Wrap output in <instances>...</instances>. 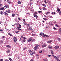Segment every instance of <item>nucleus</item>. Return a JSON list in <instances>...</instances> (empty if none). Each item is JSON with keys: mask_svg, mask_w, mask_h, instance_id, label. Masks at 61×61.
Instances as JSON below:
<instances>
[{"mask_svg": "<svg viewBox=\"0 0 61 61\" xmlns=\"http://www.w3.org/2000/svg\"><path fill=\"white\" fill-rule=\"evenodd\" d=\"M21 38H23L24 39H22V41H21L22 43H24L26 41V39L27 38H25L23 36H21Z\"/></svg>", "mask_w": 61, "mask_h": 61, "instance_id": "obj_1", "label": "nucleus"}, {"mask_svg": "<svg viewBox=\"0 0 61 61\" xmlns=\"http://www.w3.org/2000/svg\"><path fill=\"white\" fill-rule=\"evenodd\" d=\"M38 46H39V45H36L35 46L34 48V49H35V50H36L37 49H38Z\"/></svg>", "mask_w": 61, "mask_h": 61, "instance_id": "obj_2", "label": "nucleus"}, {"mask_svg": "<svg viewBox=\"0 0 61 61\" xmlns=\"http://www.w3.org/2000/svg\"><path fill=\"white\" fill-rule=\"evenodd\" d=\"M51 53L52 54V56H53L54 58H55V57H56V56H54V53L53 52V50H51Z\"/></svg>", "mask_w": 61, "mask_h": 61, "instance_id": "obj_3", "label": "nucleus"}, {"mask_svg": "<svg viewBox=\"0 0 61 61\" xmlns=\"http://www.w3.org/2000/svg\"><path fill=\"white\" fill-rule=\"evenodd\" d=\"M13 40H14V42L15 43H16L17 41V39H16V38L15 37H14L13 38Z\"/></svg>", "mask_w": 61, "mask_h": 61, "instance_id": "obj_4", "label": "nucleus"}, {"mask_svg": "<svg viewBox=\"0 0 61 61\" xmlns=\"http://www.w3.org/2000/svg\"><path fill=\"white\" fill-rule=\"evenodd\" d=\"M4 7L5 8L6 7V8H9V6L6 5H5V6H4Z\"/></svg>", "mask_w": 61, "mask_h": 61, "instance_id": "obj_5", "label": "nucleus"}, {"mask_svg": "<svg viewBox=\"0 0 61 61\" xmlns=\"http://www.w3.org/2000/svg\"><path fill=\"white\" fill-rule=\"evenodd\" d=\"M53 42V40H51V41H47V42H48V43H51L52 42Z\"/></svg>", "mask_w": 61, "mask_h": 61, "instance_id": "obj_6", "label": "nucleus"}, {"mask_svg": "<svg viewBox=\"0 0 61 61\" xmlns=\"http://www.w3.org/2000/svg\"><path fill=\"white\" fill-rule=\"evenodd\" d=\"M54 58L55 59H56V60H57V61H60V60H59V59H58V58L56 57H55Z\"/></svg>", "mask_w": 61, "mask_h": 61, "instance_id": "obj_7", "label": "nucleus"}, {"mask_svg": "<svg viewBox=\"0 0 61 61\" xmlns=\"http://www.w3.org/2000/svg\"><path fill=\"white\" fill-rule=\"evenodd\" d=\"M6 12L8 13H10L11 11H10V10L8 9L7 11H6Z\"/></svg>", "mask_w": 61, "mask_h": 61, "instance_id": "obj_8", "label": "nucleus"}, {"mask_svg": "<svg viewBox=\"0 0 61 61\" xmlns=\"http://www.w3.org/2000/svg\"><path fill=\"white\" fill-rule=\"evenodd\" d=\"M43 37H45V36L46 37H49V36L47 35H44L43 36Z\"/></svg>", "mask_w": 61, "mask_h": 61, "instance_id": "obj_9", "label": "nucleus"}, {"mask_svg": "<svg viewBox=\"0 0 61 61\" xmlns=\"http://www.w3.org/2000/svg\"><path fill=\"white\" fill-rule=\"evenodd\" d=\"M32 38H29L28 40H27V42H30V41H31V40H32Z\"/></svg>", "mask_w": 61, "mask_h": 61, "instance_id": "obj_10", "label": "nucleus"}, {"mask_svg": "<svg viewBox=\"0 0 61 61\" xmlns=\"http://www.w3.org/2000/svg\"><path fill=\"white\" fill-rule=\"evenodd\" d=\"M6 52L8 54H9L11 52V51L10 50H8L6 51Z\"/></svg>", "mask_w": 61, "mask_h": 61, "instance_id": "obj_11", "label": "nucleus"}, {"mask_svg": "<svg viewBox=\"0 0 61 61\" xmlns=\"http://www.w3.org/2000/svg\"><path fill=\"white\" fill-rule=\"evenodd\" d=\"M48 48H49L50 49H52V47L49 46H48Z\"/></svg>", "mask_w": 61, "mask_h": 61, "instance_id": "obj_12", "label": "nucleus"}, {"mask_svg": "<svg viewBox=\"0 0 61 61\" xmlns=\"http://www.w3.org/2000/svg\"><path fill=\"white\" fill-rule=\"evenodd\" d=\"M54 48L55 49H58V48H59V46H56Z\"/></svg>", "mask_w": 61, "mask_h": 61, "instance_id": "obj_13", "label": "nucleus"}, {"mask_svg": "<svg viewBox=\"0 0 61 61\" xmlns=\"http://www.w3.org/2000/svg\"><path fill=\"white\" fill-rule=\"evenodd\" d=\"M6 47H8L9 48H10V47H11V46H10L9 45H6Z\"/></svg>", "mask_w": 61, "mask_h": 61, "instance_id": "obj_14", "label": "nucleus"}, {"mask_svg": "<svg viewBox=\"0 0 61 61\" xmlns=\"http://www.w3.org/2000/svg\"><path fill=\"white\" fill-rule=\"evenodd\" d=\"M59 34L61 33V29L60 28L59 30Z\"/></svg>", "mask_w": 61, "mask_h": 61, "instance_id": "obj_15", "label": "nucleus"}, {"mask_svg": "<svg viewBox=\"0 0 61 61\" xmlns=\"http://www.w3.org/2000/svg\"><path fill=\"white\" fill-rule=\"evenodd\" d=\"M44 35V33H40V36H43Z\"/></svg>", "mask_w": 61, "mask_h": 61, "instance_id": "obj_16", "label": "nucleus"}, {"mask_svg": "<svg viewBox=\"0 0 61 61\" xmlns=\"http://www.w3.org/2000/svg\"><path fill=\"white\" fill-rule=\"evenodd\" d=\"M42 9L44 10H47V9H46V8L45 7H43L42 8Z\"/></svg>", "mask_w": 61, "mask_h": 61, "instance_id": "obj_17", "label": "nucleus"}, {"mask_svg": "<svg viewBox=\"0 0 61 61\" xmlns=\"http://www.w3.org/2000/svg\"><path fill=\"white\" fill-rule=\"evenodd\" d=\"M35 54V52H32V51L31 52V53H30V55H34Z\"/></svg>", "mask_w": 61, "mask_h": 61, "instance_id": "obj_18", "label": "nucleus"}, {"mask_svg": "<svg viewBox=\"0 0 61 61\" xmlns=\"http://www.w3.org/2000/svg\"><path fill=\"white\" fill-rule=\"evenodd\" d=\"M8 35H9V36H13V35L12 34H10L9 33H8Z\"/></svg>", "mask_w": 61, "mask_h": 61, "instance_id": "obj_19", "label": "nucleus"}, {"mask_svg": "<svg viewBox=\"0 0 61 61\" xmlns=\"http://www.w3.org/2000/svg\"><path fill=\"white\" fill-rule=\"evenodd\" d=\"M28 30H32V28L30 27L28 28Z\"/></svg>", "mask_w": 61, "mask_h": 61, "instance_id": "obj_20", "label": "nucleus"}, {"mask_svg": "<svg viewBox=\"0 0 61 61\" xmlns=\"http://www.w3.org/2000/svg\"><path fill=\"white\" fill-rule=\"evenodd\" d=\"M23 23L24 25H27V23H26L25 22H23Z\"/></svg>", "mask_w": 61, "mask_h": 61, "instance_id": "obj_21", "label": "nucleus"}, {"mask_svg": "<svg viewBox=\"0 0 61 61\" xmlns=\"http://www.w3.org/2000/svg\"><path fill=\"white\" fill-rule=\"evenodd\" d=\"M4 15H8V14L6 12H4Z\"/></svg>", "mask_w": 61, "mask_h": 61, "instance_id": "obj_22", "label": "nucleus"}, {"mask_svg": "<svg viewBox=\"0 0 61 61\" xmlns=\"http://www.w3.org/2000/svg\"><path fill=\"white\" fill-rule=\"evenodd\" d=\"M7 3H8L9 4H10V3H12V2L10 1H9V0L8 1H7Z\"/></svg>", "mask_w": 61, "mask_h": 61, "instance_id": "obj_23", "label": "nucleus"}, {"mask_svg": "<svg viewBox=\"0 0 61 61\" xmlns=\"http://www.w3.org/2000/svg\"><path fill=\"white\" fill-rule=\"evenodd\" d=\"M42 47H46V45L45 44H44L42 45Z\"/></svg>", "mask_w": 61, "mask_h": 61, "instance_id": "obj_24", "label": "nucleus"}, {"mask_svg": "<svg viewBox=\"0 0 61 61\" xmlns=\"http://www.w3.org/2000/svg\"><path fill=\"white\" fill-rule=\"evenodd\" d=\"M57 10L58 12H60V9L59 8H57Z\"/></svg>", "mask_w": 61, "mask_h": 61, "instance_id": "obj_25", "label": "nucleus"}, {"mask_svg": "<svg viewBox=\"0 0 61 61\" xmlns=\"http://www.w3.org/2000/svg\"><path fill=\"white\" fill-rule=\"evenodd\" d=\"M9 60H10V61H13V60L10 58H9Z\"/></svg>", "mask_w": 61, "mask_h": 61, "instance_id": "obj_26", "label": "nucleus"}, {"mask_svg": "<svg viewBox=\"0 0 61 61\" xmlns=\"http://www.w3.org/2000/svg\"><path fill=\"white\" fill-rule=\"evenodd\" d=\"M0 14L1 15H3V11H0Z\"/></svg>", "mask_w": 61, "mask_h": 61, "instance_id": "obj_27", "label": "nucleus"}, {"mask_svg": "<svg viewBox=\"0 0 61 61\" xmlns=\"http://www.w3.org/2000/svg\"><path fill=\"white\" fill-rule=\"evenodd\" d=\"M34 16L35 17H36V18H37L38 17V16L37 15H34Z\"/></svg>", "mask_w": 61, "mask_h": 61, "instance_id": "obj_28", "label": "nucleus"}, {"mask_svg": "<svg viewBox=\"0 0 61 61\" xmlns=\"http://www.w3.org/2000/svg\"><path fill=\"white\" fill-rule=\"evenodd\" d=\"M4 7L0 9V10H4Z\"/></svg>", "mask_w": 61, "mask_h": 61, "instance_id": "obj_29", "label": "nucleus"}, {"mask_svg": "<svg viewBox=\"0 0 61 61\" xmlns=\"http://www.w3.org/2000/svg\"><path fill=\"white\" fill-rule=\"evenodd\" d=\"M42 5H43V6H44V7H46V5L44 4H42Z\"/></svg>", "mask_w": 61, "mask_h": 61, "instance_id": "obj_30", "label": "nucleus"}, {"mask_svg": "<svg viewBox=\"0 0 61 61\" xmlns=\"http://www.w3.org/2000/svg\"><path fill=\"white\" fill-rule=\"evenodd\" d=\"M12 17H14V16H15V14L13 13L12 14Z\"/></svg>", "mask_w": 61, "mask_h": 61, "instance_id": "obj_31", "label": "nucleus"}, {"mask_svg": "<svg viewBox=\"0 0 61 61\" xmlns=\"http://www.w3.org/2000/svg\"><path fill=\"white\" fill-rule=\"evenodd\" d=\"M43 19L45 21H46V20H47V19H46V18H43Z\"/></svg>", "mask_w": 61, "mask_h": 61, "instance_id": "obj_32", "label": "nucleus"}, {"mask_svg": "<svg viewBox=\"0 0 61 61\" xmlns=\"http://www.w3.org/2000/svg\"><path fill=\"white\" fill-rule=\"evenodd\" d=\"M44 1L45 3L46 4H47V2H46V0H45Z\"/></svg>", "mask_w": 61, "mask_h": 61, "instance_id": "obj_33", "label": "nucleus"}, {"mask_svg": "<svg viewBox=\"0 0 61 61\" xmlns=\"http://www.w3.org/2000/svg\"><path fill=\"white\" fill-rule=\"evenodd\" d=\"M55 26H57V27H60V26H58V25H57V24L55 25Z\"/></svg>", "mask_w": 61, "mask_h": 61, "instance_id": "obj_34", "label": "nucleus"}, {"mask_svg": "<svg viewBox=\"0 0 61 61\" xmlns=\"http://www.w3.org/2000/svg\"><path fill=\"white\" fill-rule=\"evenodd\" d=\"M38 12L39 13H43V12L42 11H38Z\"/></svg>", "mask_w": 61, "mask_h": 61, "instance_id": "obj_35", "label": "nucleus"}, {"mask_svg": "<svg viewBox=\"0 0 61 61\" xmlns=\"http://www.w3.org/2000/svg\"><path fill=\"white\" fill-rule=\"evenodd\" d=\"M32 42H35V39H33L31 40Z\"/></svg>", "mask_w": 61, "mask_h": 61, "instance_id": "obj_36", "label": "nucleus"}, {"mask_svg": "<svg viewBox=\"0 0 61 61\" xmlns=\"http://www.w3.org/2000/svg\"><path fill=\"white\" fill-rule=\"evenodd\" d=\"M46 14V15H48V14H49V12H46V13H45Z\"/></svg>", "mask_w": 61, "mask_h": 61, "instance_id": "obj_37", "label": "nucleus"}, {"mask_svg": "<svg viewBox=\"0 0 61 61\" xmlns=\"http://www.w3.org/2000/svg\"><path fill=\"white\" fill-rule=\"evenodd\" d=\"M18 4H21V2L19 1H18Z\"/></svg>", "mask_w": 61, "mask_h": 61, "instance_id": "obj_38", "label": "nucleus"}, {"mask_svg": "<svg viewBox=\"0 0 61 61\" xmlns=\"http://www.w3.org/2000/svg\"><path fill=\"white\" fill-rule=\"evenodd\" d=\"M3 6V5L0 4V7H2Z\"/></svg>", "mask_w": 61, "mask_h": 61, "instance_id": "obj_39", "label": "nucleus"}, {"mask_svg": "<svg viewBox=\"0 0 61 61\" xmlns=\"http://www.w3.org/2000/svg\"><path fill=\"white\" fill-rule=\"evenodd\" d=\"M37 12L36 11L35 12V13L34 14H33V15H37Z\"/></svg>", "mask_w": 61, "mask_h": 61, "instance_id": "obj_40", "label": "nucleus"}, {"mask_svg": "<svg viewBox=\"0 0 61 61\" xmlns=\"http://www.w3.org/2000/svg\"><path fill=\"white\" fill-rule=\"evenodd\" d=\"M28 51H29V53H31V52H32V51L31 50H29Z\"/></svg>", "mask_w": 61, "mask_h": 61, "instance_id": "obj_41", "label": "nucleus"}, {"mask_svg": "<svg viewBox=\"0 0 61 61\" xmlns=\"http://www.w3.org/2000/svg\"><path fill=\"white\" fill-rule=\"evenodd\" d=\"M58 41H60V40H61V39L59 38H58Z\"/></svg>", "mask_w": 61, "mask_h": 61, "instance_id": "obj_42", "label": "nucleus"}, {"mask_svg": "<svg viewBox=\"0 0 61 61\" xmlns=\"http://www.w3.org/2000/svg\"><path fill=\"white\" fill-rule=\"evenodd\" d=\"M18 19L19 20V21H21V19H20V18H19V17L18 18Z\"/></svg>", "mask_w": 61, "mask_h": 61, "instance_id": "obj_43", "label": "nucleus"}, {"mask_svg": "<svg viewBox=\"0 0 61 61\" xmlns=\"http://www.w3.org/2000/svg\"><path fill=\"white\" fill-rule=\"evenodd\" d=\"M42 51H39V53H42Z\"/></svg>", "mask_w": 61, "mask_h": 61, "instance_id": "obj_44", "label": "nucleus"}, {"mask_svg": "<svg viewBox=\"0 0 61 61\" xmlns=\"http://www.w3.org/2000/svg\"><path fill=\"white\" fill-rule=\"evenodd\" d=\"M23 21H24L25 22V19H23Z\"/></svg>", "mask_w": 61, "mask_h": 61, "instance_id": "obj_45", "label": "nucleus"}, {"mask_svg": "<svg viewBox=\"0 0 61 61\" xmlns=\"http://www.w3.org/2000/svg\"><path fill=\"white\" fill-rule=\"evenodd\" d=\"M9 56H12V53H11L10 54Z\"/></svg>", "mask_w": 61, "mask_h": 61, "instance_id": "obj_46", "label": "nucleus"}, {"mask_svg": "<svg viewBox=\"0 0 61 61\" xmlns=\"http://www.w3.org/2000/svg\"><path fill=\"white\" fill-rule=\"evenodd\" d=\"M35 34H32V36H35Z\"/></svg>", "mask_w": 61, "mask_h": 61, "instance_id": "obj_47", "label": "nucleus"}, {"mask_svg": "<svg viewBox=\"0 0 61 61\" xmlns=\"http://www.w3.org/2000/svg\"><path fill=\"white\" fill-rule=\"evenodd\" d=\"M17 29L18 30V31H20V30H21V29L20 28H18Z\"/></svg>", "mask_w": 61, "mask_h": 61, "instance_id": "obj_48", "label": "nucleus"}, {"mask_svg": "<svg viewBox=\"0 0 61 61\" xmlns=\"http://www.w3.org/2000/svg\"><path fill=\"white\" fill-rule=\"evenodd\" d=\"M59 15H61V12L60 11L59 12Z\"/></svg>", "mask_w": 61, "mask_h": 61, "instance_id": "obj_49", "label": "nucleus"}, {"mask_svg": "<svg viewBox=\"0 0 61 61\" xmlns=\"http://www.w3.org/2000/svg\"><path fill=\"white\" fill-rule=\"evenodd\" d=\"M43 60H44V61H47V60H46V59H43Z\"/></svg>", "mask_w": 61, "mask_h": 61, "instance_id": "obj_50", "label": "nucleus"}, {"mask_svg": "<svg viewBox=\"0 0 61 61\" xmlns=\"http://www.w3.org/2000/svg\"><path fill=\"white\" fill-rule=\"evenodd\" d=\"M27 25L28 26H29H29H30V24H27Z\"/></svg>", "mask_w": 61, "mask_h": 61, "instance_id": "obj_51", "label": "nucleus"}, {"mask_svg": "<svg viewBox=\"0 0 61 61\" xmlns=\"http://www.w3.org/2000/svg\"><path fill=\"white\" fill-rule=\"evenodd\" d=\"M5 61H9L7 59H6L5 60Z\"/></svg>", "mask_w": 61, "mask_h": 61, "instance_id": "obj_52", "label": "nucleus"}, {"mask_svg": "<svg viewBox=\"0 0 61 61\" xmlns=\"http://www.w3.org/2000/svg\"><path fill=\"white\" fill-rule=\"evenodd\" d=\"M17 28H21V27L19 26V27H17Z\"/></svg>", "mask_w": 61, "mask_h": 61, "instance_id": "obj_53", "label": "nucleus"}, {"mask_svg": "<svg viewBox=\"0 0 61 61\" xmlns=\"http://www.w3.org/2000/svg\"><path fill=\"white\" fill-rule=\"evenodd\" d=\"M19 26L20 27H22V26H21V25H20V24H19Z\"/></svg>", "mask_w": 61, "mask_h": 61, "instance_id": "obj_54", "label": "nucleus"}, {"mask_svg": "<svg viewBox=\"0 0 61 61\" xmlns=\"http://www.w3.org/2000/svg\"><path fill=\"white\" fill-rule=\"evenodd\" d=\"M3 60L2 59H1V60H0V61H3Z\"/></svg>", "mask_w": 61, "mask_h": 61, "instance_id": "obj_55", "label": "nucleus"}, {"mask_svg": "<svg viewBox=\"0 0 61 61\" xmlns=\"http://www.w3.org/2000/svg\"><path fill=\"white\" fill-rule=\"evenodd\" d=\"M32 2H30V3L29 5H32Z\"/></svg>", "mask_w": 61, "mask_h": 61, "instance_id": "obj_56", "label": "nucleus"}, {"mask_svg": "<svg viewBox=\"0 0 61 61\" xmlns=\"http://www.w3.org/2000/svg\"><path fill=\"white\" fill-rule=\"evenodd\" d=\"M18 32H19V31H17L16 32V33H18Z\"/></svg>", "mask_w": 61, "mask_h": 61, "instance_id": "obj_57", "label": "nucleus"}, {"mask_svg": "<svg viewBox=\"0 0 61 61\" xmlns=\"http://www.w3.org/2000/svg\"><path fill=\"white\" fill-rule=\"evenodd\" d=\"M23 39H22V38H21L20 39V40H21V41H22V40Z\"/></svg>", "mask_w": 61, "mask_h": 61, "instance_id": "obj_58", "label": "nucleus"}, {"mask_svg": "<svg viewBox=\"0 0 61 61\" xmlns=\"http://www.w3.org/2000/svg\"><path fill=\"white\" fill-rule=\"evenodd\" d=\"M15 25H18V24H17V23H16Z\"/></svg>", "mask_w": 61, "mask_h": 61, "instance_id": "obj_59", "label": "nucleus"}, {"mask_svg": "<svg viewBox=\"0 0 61 61\" xmlns=\"http://www.w3.org/2000/svg\"><path fill=\"white\" fill-rule=\"evenodd\" d=\"M53 27L54 28V29L55 30H56V28L55 27Z\"/></svg>", "mask_w": 61, "mask_h": 61, "instance_id": "obj_60", "label": "nucleus"}, {"mask_svg": "<svg viewBox=\"0 0 61 61\" xmlns=\"http://www.w3.org/2000/svg\"><path fill=\"white\" fill-rule=\"evenodd\" d=\"M51 55H48V56L49 57H50V56H51Z\"/></svg>", "mask_w": 61, "mask_h": 61, "instance_id": "obj_61", "label": "nucleus"}, {"mask_svg": "<svg viewBox=\"0 0 61 61\" xmlns=\"http://www.w3.org/2000/svg\"><path fill=\"white\" fill-rule=\"evenodd\" d=\"M44 17H46V18L47 17L46 16H45V15H44Z\"/></svg>", "mask_w": 61, "mask_h": 61, "instance_id": "obj_62", "label": "nucleus"}, {"mask_svg": "<svg viewBox=\"0 0 61 61\" xmlns=\"http://www.w3.org/2000/svg\"><path fill=\"white\" fill-rule=\"evenodd\" d=\"M25 49H26V48H24L23 50H25Z\"/></svg>", "mask_w": 61, "mask_h": 61, "instance_id": "obj_63", "label": "nucleus"}, {"mask_svg": "<svg viewBox=\"0 0 61 61\" xmlns=\"http://www.w3.org/2000/svg\"><path fill=\"white\" fill-rule=\"evenodd\" d=\"M36 56H39V55H38V54H37Z\"/></svg>", "mask_w": 61, "mask_h": 61, "instance_id": "obj_64", "label": "nucleus"}]
</instances>
